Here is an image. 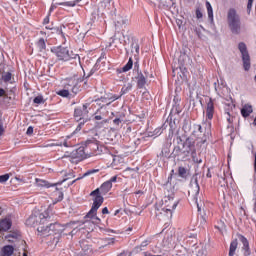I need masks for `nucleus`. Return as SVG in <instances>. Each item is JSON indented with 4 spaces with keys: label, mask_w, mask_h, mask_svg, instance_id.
<instances>
[{
    "label": "nucleus",
    "mask_w": 256,
    "mask_h": 256,
    "mask_svg": "<svg viewBox=\"0 0 256 256\" xmlns=\"http://www.w3.org/2000/svg\"><path fill=\"white\" fill-rule=\"evenodd\" d=\"M85 153H87L86 148L79 147L72 152V157H74V159H85Z\"/></svg>",
    "instance_id": "obj_15"
},
{
    "label": "nucleus",
    "mask_w": 256,
    "mask_h": 256,
    "mask_svg": "<svg viewBox=\"0 0 256 256\" xmlns=\"http://www.w3.org/2000/svg\"><path fill=\"white\" fill-rule=\"evenodd\" d=\"M150 243H151V239H146L140 245L136 246L134 248V251H136V253H141V251H145V247L150 245Z\"/></svg>",
    "instance_id": "obj_25"
},
{
    "label": "nucleus",
    "mask_w": 256,
    "mask_h": 256,
    "mask_svg": "<svg viewBox=\"0 0 256 256\" xmlns=\"http://www.w3.org/2000/svg\"><path fill=\"white\" fill-rule=\"evenodd\" d=\"M52 53L56 55L58 61H71V59H78L79 63H81V57H79V54L73 53V51H70L69 48L58 46L51 49Z\"/></svg>",
    "instance_id": "obj_3"
},
{
    "label": "nucleus",
    "mask_w": 256,
    "mask_h": 256,
    "mask_svg": "<svg viewBox=\"0 0 256 256\" xmlns=\"http://www.w3.org/2000/svg\"><path fill=\"white\" fill-rule=\"evenodd\" d=\"M5 133V128H3V125H0V137Z\"/></svg>",
    "instance_id": "obj_55"
},
{
    "label": "nucleus",
    "mask_w": 256,
    "mask_h": 256,
    "mask_svg": "<svg viewBox=\"0 0 256 256\" xmlns=\"http://www.w3.org/2000/svg\"><path fill=\"white\" fill-rule=\"evenodd\" d=\"M89 104H84L74 110V119L76 121H88L89 119Z\"/></svg>",
    "instance_id": "obj_8"
},
{
    "label": "nucleus",
    "mask_w": 256,
    "mask_h": 256,
    "mask_svg": "<svg viewBox=\"0 0 256 256\" xmlns=\"http://www.w3.org/2000/svg\"><path fill=\"white\" fill-rule=\"evenodd\" d=\"M189 155L192 157L193 163H197L198 165L203 163V160L197 156V149L192 151Z\"/></svg>",
    "instance_id": "obj_29"
},
{
    "label": "nucleus",
    "mask_w": 256,
    "mask_h": 256,
    "mask_svg": "<svg viewBox=\"0 0 256 256\" xmlns=\"http://www.w3.org/2000/svg\"><path fill=\"white\" fill-rule=\"evenodd\" d=\"M114 125H120L121 124V118H115L113 120Z\"/></svg>",
    "instance_id": "obj_50"
},
{
    "label": "nucleus",
    "mask_w": 256,
    "mask_h": 256,
    "mask_svg": "<svg viewBox=\"0 0 256 256\" xmlns=\"http://www.w3.org/2000/svg\"><path fill=\"white\" fill-rule=\"evenodd\" d=\"M228 27L234 35L241 33V17L235 8L229 9L227 14Z\"/></svg>",
    "instance_id": "obj_2"
},
{
    "label": "nucleus",
    "mask_w": 256,
    "mask_h": 256,
    "mask_svg": "<svg viewBox=\"0 0 256 256\" xmlns=\"http://www.w3.org/2000/svg\"><path fill=\"white\" fill-rule=\"evenodd\" d=\"M37 231L42 237H49V235H57L61 231L60 223H52L49 226H39Z\"/></svg>",
    "instance_id": "obj_6"
},
{
    "label": "nucleus",
    "mask_w": 256,
    "mask_h": 256,
    "mask_svg": "<svg viewBox=\"0 0 256 256\" xmlns=\"http://www.w3.org/2000/svg\"><path fill=\"white\" fill-rule=\"evenodd\" d=\"M6 239H8V241H13L12 239H19V233L12 232V233L6 235Z\"/></svg>",
    "instance_id": "obj_35"
},
{
    "label": "nucleus",
    "mask_w": 256,
    "mask_h": 256,
    "mask_svg": "<svg viewBox=\"0 0 256 256\" xmlns=\"http://www.w3.org/2000/svg\"><path fill=\"white\" fill-rule=\"evenodd\" d=\"M206 9L208 13V18L213 20V6H211V3L209 1H206Z\"/></svg>",
    "instance_id": "obj_32"
},
{
    "label": "nucleus",
    "mask_w": 256,
    "mask_h": 256,
    "mask_svg": "<svg viewBox=\"0 0 256 256\" xmlns=\"http://www.w3.org/2000/svg\"><path fill=\"white\" fill-rule=\"evenodd\" d=\"M196 17H197V19H203V12H201V10L197 9L196 10Z\"/></svg>",
    "instance_id": "obj_44"
},
{
    "label": "nucleus",
    "mask_w": 256,
    "mask_h": 256,
    "mask_svg": "<svg viewBox=\"0 0 256 256\" xmlns=\"http://www.w3.org/2000/svg\"><path fill=\"white\" fill-rule=\"evenodd\" d=\"M90 197H94L93 204L85 218L91 219L92 223H94L95 225H99V223H101V219L97 217V211L99 210V207L103 205L104 198L103 196L99 195V190H93L90 193Z\"/></svg>",
    "instance_id": "obj_1"
},
{
    "label": "nucleus",
    "mask_w": 256,
    "mask_h": 256,
    "mask_svg": "<svg viewBox=\"0 0 256 256\" xmlns=\"http://www.w3.org/2000/svg\"><path fill=\"white\" fill-rule=\"evenodd\" d=\"M47 219V214L36 212L26 220V225L28 227H44L47 223Z\"/></svg>",
    "instance_id": "obj_5"
},
{
    "label": "nucleus",
    "mask_w": 256,
    "mask_h": 256,
    "mask_svg": "<svg viewBox=\"0 0 256 256\" xmlns=\"http://www.w3.org/2000/svg\"><path fill=\"white\" fill-rule=\"evenodd\" d=\"M26 133H27V135H33V127L29 126Z\"/></svg>",
    "instance_id": "obj_47"
},
{
    "label": "nucleus",
    "mask_w": 256,
    "mask_h": 256,
    "mask_svg": "<svg viewBox=\"0 0 256 256\" xmlns=\"http://www.w3.org/2000/svg\"><path fill=\"white\" fill-rule=\"evenodd\" d=\"M118 25H127V19H122L121 21H118Z\"/></svg>",
    "instance_id": "obj_51"
},
{
    "label": "nucleus",
    "mask_w": 256,
    "mask_h": 256,
    "mask_svg": "<svg viewBox=\"0 0 256 256\" xmlns=\"http://www.w3.org/2000/svg\"><path fill=\"white\" fill-rule=\"evenodd\" d=\"M13 225V222L9 218L0 220V231H9Z\"/></svg>",
    "instance_id": "obj_14"
},
{
    "label": "nucleus",
    "mask_w": 256,
    "mask_h": 256,
    "mask_svg": "<svg viewBox=\"0 0 256 256\" xmlns=\"http://www.w3.org/2000/svg\"><path fill=\"white\" fill-rule=\"evenodd\" d=\"M164 207L162 208V212L164 215H167L169 219L173 217V211L177 209L179 205V200H175V194H171L164 197L163 201Z\"/></svg>",
    "instance_id": "obj_4"
},
{
    "label": "nucleus",
    "mask_w": 256,
    "mask_h": 256,
    "mask_svg": "<svg viewBox=\"0 0 256 256\" xmlns=\"http://www.w3.org/2000/svg\"><path fill=\"white\" fill-rule=\"evenodd\" d=\"M100 101H102V103H107V98H100Z\"/></svg>",
    "instance_id": "obj_60"
},
{
    "label": "nucleus",
    "mask_w": 256,
    "mask_h": 256,
    "mask_svg": "<svg viewBox=\"0 0 256 256\" xmlns=\"http://www.w3.org/2000/svg\"><path fill=\"white\" fill-rule=\"evenodd\" d=\"M144 256H163V255H155L150 252H144Z\"/></svg>",
    "instance_id": "obj_53"
},
{
    "label": "nucleus",
    "mask_w": 256,
    "mask_h": 256,
    "mask_svg": "<svg viewBox=\"0 0 256 256\" xmlns=\"http://www.w3.org/2000/svg\"><path fill=\"white\" fill-rule=\"evenodd\" d=\"M58 201H63V192L59 193Z\"/></svg>",
    "instance_id": "obj_56"
},
{
    "label": "nucleus",
    "mask_w": 256,
    "mask_h": 256,
    "mask_svg": "<svg viewBox=\"0 0 256 256\" xmlns=\"http://www.w3.org/2000/svg\"><path fill=\"white\" fill-rule=\"evenodd\" d=\"M60 147H75L74 140H71V136H66L63 141L58 144Z\"/></svg>",
    "instance_id": "obj_20"
},
{
    "label": "nucleus",
    "mask_w": 256,
    "mask_h": 256,
    "mask_svg": "<svg viewBox=\"0 0 256 256\" xmlns=\"http://www.w3.org/2000/svg\"><path fill=\"white\" fill-rule=\"evenodd\" d=\"M178 175L179 177H181L182 179H187V168L180 166L178 168Z\"/></svg>",
    "instance_id": "obj_31"
},
{
    "label": "nucleus",
    "mask_w": 256,
    "mask_h": 256,
    "mask_svg": "<svg viewBox=\"0 0 256 256\" xmlns=\"http://www.w3.org/2000/svg\"><path fill=\"white\" fill-rule=\"evenodd\" d=\"M195 148V140L193 138H187L180 148V152L182 155H185V157H189V155L194 151Z\"/></svg>",
    "instance_id": "obj_10"
},
{
    "label": "nucleus",
    "mask_w": 256,
    "mask_h": 256,
    "mask_svg": "<svg viewBox=\"0 0 256 256\" xmlns=\"http://www.w3.org/2000/svg\"><path fill=\"white\" fill-rule=\"evenodd\" d=\"M111 189H113V184L107 180L100 186V188L95 189V191L98 190V195L102 197V195H107Z\"/></svg>",
    "instance_id": "obj_13"
},
{
    "label": "nucleus",
    "mask_w": 256,
    "mask_h": 256,
    "mask_svg": "<svg viewBox=\"0 0 256 256\" xmlns=\"http://www.w3.org/2000/svg\"><path fill=\"white\" fill-rule=\"evenodd\" d=\"M77 1H68V2H64L61 5H63L64 7H75V5H77Z\"/></svg>",
    "instance_id": "obj_37"
},
{
    "label": "nucleus",
    "mask_w": 256,
    "mask_h": 256,
    "mask_svg": "<svg viewBox=\"0 0 256 256\" xmlns=\"http://www.w3.org/2000/svg\"><path fill=\"white\" fill-rule=\"evenodd\" d=\"M237 247H239V241L234 239L230 243L228 256H235V251H237Z\"/></svg>",
    "instance_id": "obj_21"
},
{
    "label": "nucleus",
    "mask_w": 256,
    "mask_h": 256,
    "mask_svg": "<svg viewBox=\"0 0 256 256\" xmlns=\"http://www.w3.org/2000/svg\"><path fill=\"white\" fill-rule=\"evenodd\" d=\"M69 87V85H65V89L58 91L57 95H59L60 97H69Z\"/></svg>",
    "instance_id": "obj_30"
},
{
    "label": "nucleus",
    "mask_w": 256,
    "mask_h": 256,
    "mask_svg": "<svg viewBox=\"0 0 256 256\" xmlns=\"http://www.w3.org/2000/svg\"><path fill=\"white\" fill-rule=\"evenodd\" d=\"M5 95V89L0 88V97H3Z\"/></svg>",
    "instance_id": "obj_57"
},
{
    "label": "nucleus",
    "mask_w": 256,
    "mask_h": 256,
    "mask_svg": "<svg viewBox=\"0 0 256 256\" xmlns=\"http://www.w3.org/2000/svg\"><path fill=\"white\" fill-rule=\"evenodd\" d=\"M15 253V248L11 245H6L2 248L3 256H12Z\"/></svg>",
    "instance_id": "obj_26"
},
{
    "label": "nucleus",
    "mask_w": 256,
    "mask_h": 256,
    "mask_svg": "<svg viewBox=\"0 0 256 256\" xmlns=\"http://www.w3.org/2000/svg\"><path fill=\"white\" fill-rule=\"evenodd\" d=\"M46 29H48L49 31H51L53 29L52 26H46Z\"/></svg>",
    "instance_id": "obj_64"
},
{
    "label": "nucleus",
    "mask_w": 256,
    "mask_h": 256,
    "mask_svg": "<svg viewBox=\"0 0 256 256\" xmlns=\"http://www.w3.org/2000/svg\"><path fill=\"white\" fill-rule=\"evenodd\" d=\"M36 185L37 187H46V189H49L51 187H55V184H50L47 182V180L36 178Z\"/></svg>",
    "instance_id": "obj_24"
},
{
    "label": "nucleus",
    "mask_w": 256,
    "mask_h": 256,
    "mask_svg": "<svg viewBox=\"0 0 256 256\" xmlns=\"http://www.w3.org/2000/svg\"><path fill=\"white\" fill-rule=\"evenodd\" d=\"M85 123H87V120H83L82 122H80L76 128V131H81V129H83V125H85Z\"/></svg>",
    "instance_id": "obj_42"
},
{
    "label": "nucleus",
    "mask_w": 256,
    "mask_h": 256,
    "mask_svg": "<svg viewBox=\"0 0 256 256\" xmlns=\"http://www.w3.org/2000/svg\"><path fill=\"white\" fill-rule=\"evenodd\" d=\"M253 113V106L251 104H244L241 109V115L244 117V119H247L249 115Z\"/></svg>",
    "instance_id": "obj_16"
},
{
    "label": "nucleus",
    "mask_w": 256,
    "mask_h": 256,
    "mask_svg": "<svg viewBox=\"0 0 256 256\" xmlns=\"http://www.w3.org/2000/svg\"><path fill=\"white\" fill-rule=\"evenodd\" d=\"M9 174H4L0 176V183H7L9 181Z\"/></svg>",
    "instance_id": "obj_40"
},
{
    "label": "nucleus",
    "mask_w": 256,
    "mask_h": 256,
    "mask_svg": "<svg viewBox=\"0 0 256 256\" xmlns=\"http://www.w3.org/2000/svg\"><path fill=\"white\" fill-rule=\"evenodd\" d=\"M215 115V103L213 102V98H209L206 103V121H212Z\"/></svg>",
    "instance_id": "obj_11"
},
{
    "label": "nucleus",
    "mask_w": 256,
    "mask_h": 256,
    "mask_svg": "<svg viewBox=\"0 0 256 256\" xmlns=\"http://www.w3.org/2000/svg\"><path fill=\"white\" fill-rule=\"evenodd\" d=\"M53 11H55V5L52 4V5L50 6L48 15H51V13H53Z\"/></svg>",
    "instance_id": "obj_52"
},
{
    "label": "nucleus",
    "mask_w": 256,
    "mask_h": 256,
    "mask_svg": "<svg viewBox=\"0 0 256 256\" xmlns=\"http://www.w3.org/2000/svg\"><path fill=\"white\" fill-rule=\"evenodd\" d=\"M253 1L254 0H248L247 9L250 11L251 7H253Z\"/></svg>",
    "instance_id": "obj_48"
},
{
    "label": "nucleus",
    "mask_w": 256,
    "mask_h": 256,
    "mask_svg": "<svg viewBox=\"0 0 256 256\" xmlns=\"http://www.w3.org/2000/svg\"><path fill=\"white\" fill-rule=\"evenodd\" d=\"M95 173H99V169H91L84 173L83 177H89V175H93Z\"/></svg>",
    "instance_id": "obj_38"
},
{
    "label": "nucleus",
    "mask_w": 256,
    "mask_h": 256,
    "mask_svg": "<svg viewBox=\"0 0 256 256\" xmlns=\"http://www.w3.org/2000/svg\"><path fill=\"white\" fill-rule=\"evenodd\" d=\"M132 53L134 54V58L137 59L139 57V44L132 43Z\"/></svg>",
    "instance_id": "obj_33"
},
{
    "label": "nucleus",
    "mask_w": 256,
    "mask_h": 256,
    "mask_svg": "<svg viewBox=\"0 0 256 256\" xmlns=\"http://www.w3.org/2000/svg\"><path fill=\"white\" fill-rule=\"evenodd\" d=\"M11 72H6L3 76L2 79L4 81V83H9V81L11 80Z\"/></svg>",
    "instance_id": "obj_36"
},
{
    "label": "nucleus",
    "mask_w": 256,
    "mask_h": 256,
    "mask_svg": "<svg viewBox=\"0 0 256 256\" xmlns=\"http://www.w3.org/2000/svg\"><path fill=\"white\" fill-rule=\"evenodd\" d=\"M238 49L242 55L244 71H249L251 69V56H249V51H247V45L244 42H240Z\"/></svg>",
    "instance_id": "obj_7"
},
{
    "label": "nucleus",
    "mask_w": 256,
    "mask_h": 256,
    "mask_svg": "<svg viewBox=\"0 0 256 256\" xmlns=\"http://www.w3.org/2000/svg\"><path fill=\"white\" fill-rule=\"evenodd\" d=\"M254 171L256 173V152H255V161H254Z\"/></svg>",
    "instance_id": "obj_61"
},
{
    "label": "nucleus",
    "mask_w": 256,
    "mask_h": 256,
    "mask_svg": "<svg viewBox=\"0 0 256 256\" xmlns=\"http://www.w3.org/2000/svg\"><path fill=\"white\" fill-rule=\"evenodd\" d=\"M81 249V256H89L91 255V253H93V249L91 248V246H89V244L81 243Z\"/></svg>",
    "instance_id": "obj_19"
},
{
    "label": "nucleus",
    "mask_w": 256,
    "mask_h": 256,
    "mask_svg": "<svg viewBox=\"0 0 256 256\" xmlns=\"http://www.w3.org/2000/svg\"><path fill=\"white\" fill-rule=\"evenodd\" d=\"M111 158H112V167L114 169H117V167H119V165H121V163H123V157L119 156V155H111Z\"/></svg>",
    "instance_id": "obj_22"
},
{
    "label": "nucleus",
    "mask_w": 256,
    "mask_h": 256,
    "mask_svg": "<svg viewBox=\"0 0 256 256\" xmlns=\"http://www.w3.org/2000/svg\"><path fill=\"white\" fill-rule=\"evenodd\" d=\"M49 17H51V15H47L44 20H43V25H49Z\"/></svg>",
    "instance_id": "obj_46"
},
{
    "label": "nucleus",
    "mask_w": 256,
    "mask_h": 256,
    "mask_svg": "<svg viewBox=\"0 0 256 256\" xmlns=\"http://www.w3.org/2000/svg\"><path fill=\"white\" fill-rule=\"evenodd\" d=\"M103 59V56H100L99 59L97 60L94 68L91 70V73H95V71H97V69H99V62Z\"/></svg>",
    "instance_id": "obj_41"
},
{
    "label": "nucleus",
    "mask_w": 256,
    "mask_h": 256,
    "mask_svg": "<svg viewBox=\"0 0 256 256\" xmlns=\"http://www.w3.org/2000/svg\"><path fill=\"white\" fill-rule=\"evenodd\" d=\"M136 80H137L138 89H143V87H145V85H147V78L141 72L138 73Z\"/></svg>",
    "instance_id": "obj_17"
},
{
    "label": "nucleus",
    "mask_w": 256,
    "mask_h": 256,
    "mask_svg": "<svg viewBox=\"0 0 256 256\" xmlns=\"http://www.w3.org/2000/svg\"><path fill=\"white\" fill-rule=\"evenodd\" d=\"M206 177H208V179H211L212 175H211V170L210 169H208Z\"/></svg>",
    "instance_id": "obj_58"
},
{
    "label": "nucleus",
    "mask_w": 256,
    "mask_h": 256,
    "mask_svg": "<svg viewBox=\"0 0 256 256\" xmlns=\"http://www.w3.org/2000/svg\"><path fill=\"white\" fill-rule=\"evenodd\" d=\"M132 89H133L132 83H128V84L124 85L121 88L120 95L123 97V95H127V93H129V91H131Z\"/></svg>",
    "instance_id": "obj_28"
},
{
    "label": "nucleus",
    "mask_w": 256,
    "mask_h": 256,
    "mask_svg": "<svg viewBox=\"0 0 256 256\" xmlns=\"http://www.w3.org/2000/svg\"><path fill=\"white\" fill-rule=\"evenodd\" d=\"M131 69H133V58L130 57L128 62L125 64V66L122 67L119 73H127V71H131Z\"/></svg>",
    "instance_id": "obj_27"
},
{
    "label": "nucleus",
    "mask_w": 256,
    "mask_h": 256,
    "mask_svg": "<svg viewBox=\"0 0 256 256\" xmlns=\"http://www.w3.org/2000/svg\"><path fill=\"white\" fill-rule=\"evenodd\" d=\"M36 47L37 49L40 51V53L45 52V50L47 49V43L45 41V38H40L37 42H36Z\"/></svg>",
    "instance_id": "obj_23"
},
{
    "label": "nucleus",
    "mask_w": 256,
    "mask_h": 256,
    "mask_svg": "<svg viewBox=\"0 0 256 256\" xmlns=\"http://www.w3.org/2000/svg\"><path fill=\"white\" fill-rule=\"evenodd\" d=\"M85 148H86V153H89L90 151V156H97V155H101V150L99 147V142H97V140H87L85 142Z\"/></svg>",
    "instance_id": "obj_9"
},
{
    "label": "nucleus",
    "mask_w": 256,
    "mask_h": 256,
    "mask_svg": "<svg viewBox=\"0 0 256 256\" xmlns=\"http://www.w3.org/2000/svg\"><path fill=\"white\" fill-rule=\"evenodd\" d=\"M33 103H35L36 105H41L45 103V99L43 98V96L39 95L33 99Z\"/></svg>",
    "instance_id": "obj_34"
},
{
    "label": "nucleus",
    "mask_w": 256,
    "mask_h": 256,
    "mask_svg": "<svg viewBox=\"0 0 256 256\" xmlns=\"http://www.w3.org/2000/svg\"><path fill=\"white\" fill-rule=\"evenodd\" d=\"M102 215H109V208L104 207V208L102 209Z\"/></svg>",
    "instance_id": "obj_49"
},
{
    "label": "nucleus",
    "mask_w": 256,
    "mask_h": 256,
    "mask_svg": "<svg viewBox=\"0 0 256 256\" xmlns=\"http://www.w3.org/2000/svg\"><path fill=\"white\" fill-rule=\"evenodd\" d=\"M196 187H197V193H199V183L197 182V180H196Z\"/></svg>",
    "instance_id": "obj_63"
},
{
    "label": "nucleus",
    "mask_w": 256,
    "mask_h": 256,
    "mask_svg": "<svg viewBox=\"0 0 256 256\" xmlns=\"http://www.w3.org/2000/svg\"><path fill=\"white\" fill-rule=\"evenodd\" d=\"M143 193H144L143 191L138 190V191L135 192V195H143Z\"/></svg>",
    "instance_id": "obj_59"
},
{
    "label": "nucleus",
    "mask_w": 256,
    "mask_h": 256,
    "mask_svg": "<svg viewBox=\"0 0 256 256\" xmlns=\"http://www.w3.org/2000/svg\"><path fill=\"white\" fill-rule=\"evenodd\" d=\"M121 94L118 96V95H116V94H114V95H112L110 98H109V101L110 102H108L107 103V105H109L110 103H113V101H117V99H121Z\"/></svg>",
    "instance_id": "obj_39"
},
{
    "label": "nucleus",
    "mask_w": 256,
    "mask_h": 256,
    "mask_svg": "<svg viewBox=\"0 0 256 256\" xmlns=\"http://www.w3.org/2000/svg\"><path fill=\"white\" fill-rule=\"evenodd\" d=\"M94 119L96 121H101V119H103V117L101 115H95Z\"/></svg>",
    "instance_id": "obj_54"
},
{
    "label": "nucleus",
    "mask_w": 256,
    "mask_h": 256,
    "mask_svg": "<svg viewBox=\"0 0 256 256\" xmlns=\"http://www.w3.org/2000/svg\"><path fill=\"white\" fill-rule=\"evenodd\" d=\"M214 87L217 94L220 97H223V92H221V89H227V84L225 83V81L224 80H220V82L218 81V86H217V82H215Z\"/></svg>",
    "instance_id": "obj_18"
},
{
    "label": "nucleus",
    "mask_w": 256,
    "mask_h": 256,
    "mask_svg": "<svg viewBox=\"0 0 256 256\" xmlns=\"http://www.w3.org/2000/svg\"><path fill=\"white\" fill-rule=\"evenodd\" d=\"M198 211H201V206H199V203L196 202Z\"/></svg>",
    "instance_id": "obj_62"
},
{
    "label": "nucleus",
    "mask_w": 256,
    "mask_h": 256,
    "mask_svg": "<svg viewBox=\"0 0 256 256\" xmlns=\"http://www.w3.org/2000/svg\"><path fill=\"white\" fill-rule=\"evenodd\" d=\"M237 237L243 245L242 246L243 255L250 256L251 255V247L249 246V240H247V237H245L242 234H237Z\"/></svg>",
    "instance_id": "obj_12"
},
{
    "label": "nucleus",
    "mask_w": 256,
    "mask_h": 256,
    "mask_svg": "<svg viewBox=\"0 0 256 256\" xmlns=\"http://www.w3.org/2000/svg\"><path fill=\"white\" fill-rule=\"evenodd\" d=\"M108 183H110L111 185H113V183H117V176H113L112 178H110L108 180Z\"/></svg>",
    "instance_id": "obj_45"
},
{
    "label": "nucleus",
    "mask_w": 256,
    "mask_h": 256,
    "mask_svg": "<svg viewBox=\"0 0 256 256\" xmlns=\"http://www.w3.org/2000/svg\"><path fill=\"white\" fill-rule=\"evenodd\" d=\"M194 129L196 131H199V133H203V127L201 126V124H195Z\"/></svg>",
    "instance_id": "obj_43"
}]
</instances>
